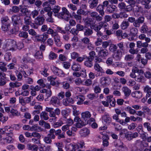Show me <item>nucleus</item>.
<instances>
[{
	"label": "nucleus",
	"mask_w": 151,
	"mask_h": 151,
	"mask_svg": "<svg viewBox=\"0 0 151 151\" xmlns=\"http://www.w3.org/2000/svg\"><path fill=\"white\" fill-rule=\"evenodd\" d=\"M138 29L135 27L131 29L130 32L129 34L128 39L130 41H132L137 38Z\"/></svg>",
	"instance_id": "obj_5"
},
{
	"label": "nucleus",
	"mask_w": 151,
	"mask_h": 151,
	"mask_svg": "<svg viewBox=\"0 0 151 151\" xmlns=\"http://www.w3.org/2000/svg\"><path fill=\"white\" fill-rule=\"evenodd\" d=\"M48 35L45 33L43 35H36L34 37L35 42H44L48 38Z\"/></svg>",
	"instance_id": "obj_6"
},
{
	"label": "nucleus",
	"mask_w": 151,
	"mask_h": 151,
	"mask_svg": "<svg viewBox=\"0 0 151 151\" xmlns=\"http://www.w3.org/2000/svg\"><path fill=\"white\" fill-rule=\"evenodd\" d=\"M34 109L35 110H34L32 112L33 115H35L36 114H39L40 113V111L42 109V106L35 105L34 106Z\"/></svg>",
	"instance_id": "obj_22"
},
{
	"label": "nucleus",
	"mask_w": 151,
	"mask_h": 151,
	"mask_svg": "<svg viewBox=\"0 0 151 151\" xmlns=\"http://www.w3.org/2000/svg\"><path fill=\"white\" fill-rule=\"evenodd\" d=\"M122 90L126 97H128L131 93V90L127 86L123 87Z\"/></svg>",
	"instance_id": "obj_19"
},
{
	"label": "nucleus",
	"mask_w": 151,
	"mask_h": 151,
	"mask_svg": "<svg viewBox=\"0 0 151 151\" xmlns=\"http://www.w3.org/2000/svg\"><path fill=\"white\" fill-rule=\"evenodd\" d=\"M63 85V88L65 89H68L70 87V84L67 81H64L61 83Z\"/></svg>",
	"instance_id": "obj_64"
},
{
	"label": "nucleus",
	"mask_w": 151,
	"mask_h": 151,
	"mask_svg": "<svg viewBox=\"0 0 151 151\" xmlns=\"http://www.w3.org/2000/svg\"><path fill=\"white\" fill-rule=\"evenodd\" d=\"M55 146L52 149L51 151H63L61 143L58 142L55 143Z\"/></svg>",
	"instance_id": "obj_18"
},
{
	"label": "nucleus",
	"mask_w": 151,
	"mask_h": 151,
	"mask_svg": "<svg viewBox=\"0 0 151 151\" xmlns=\"http://www.w3.org/2000/svg\"><path fill=\"white\" fill-rule=\"evenodd\" d=\"M40 117L41 119L45 120H47L49 118L48 113L45 111H42L40 113Z\"/></svg>",
	"instance_id": "obj_34"
},
{
	"label": "nucleus",
	"mask_w": 151,
	"mask_h": 151,
	"mask_svg": "<svg viewBox=\"0 0 151 151\" xmlns=\"http://www.w3.org/2000/svg\"><path fill=\"white\" fill-rule=\"evenodd\" d=\"M144 127L147 129L148 131H151V127L150 126V124L148 122H145L143 124Z\"/></svg>",
	"instance_id": "obj_59"
},
{
	"label": "nucleus",
	"mask_w": 151,
	"mask_h": 151,
	"mask_svg": "<svg viewBox=\"0 0 151 151\" xmlns=\"http://www.w3.org/2000/svg\"><path fill=\"white\" fill-rule=\"evenodd\" d=\"M18 35L20 37L24 39H27L28 37V33L25 31H19Z\"/></svg>",
	"instance_id": "obj_33"
},
{
	"label": "nucleus",
	"mask_w": 151,
	"mask_h": 151,
	"mask_svg": "<svg viewBox=\"0 0 151 151\" xmlns=\"http://www.w3.org/2000/svg\"><path fill=\"white\" fill-rule=\"evenodd\" d=\"M125 110L129 112L130 114L134 115L136 113L137 111L132 109L131 107L128 106L125 108Z\"/></svg>",
	"instance_id": "obj_37"
},
{
	"label": "nucleus",
	"mask_w": 151,
	"mask_h": 151,
	"mask_svg": "<svg viewBox=\"0 0 151 151\" xmlns=\"http://www.w3.org/2000/svg\"><path fill=\"white\" fill-rule=\"evenodd\" d=\"M50 101L52 104L56 106L60 104L59 99L57 97L55 96H52L51 98Z\"/></svg>",
	"instance_id": "obj_17"
},
{
	"label": "nucleus",
	"mask_w": 151,
	"mask_h": 151,
	"mask_svg": "<svg viewBox=\"0 0 151 151\" xmlns=\"http://www.w3.org/2000/svg\"><path fill=\"white\" fill-rule=\"evenodd\" d=\"M20 14L17 15H14L11 17L13 25L19 26L21 23V18Z\"/></svg>",
	"instance_id": "obj_9"
},
{
	"label": "nucleus",
	"mask_w": 151,
	"mask_h": 151,
	"mask_svg": "<svg viewBox=\"0 0 151 151\" xmlns=\"http://www.w3.org/2000/svg\"><path fill=\"white\" fill-rule=\"evenodd\" d=\"M19 9V11L21 13V15L23 16H27L30 12V10L25 6H20Z\"/></svg>",
	"instance_id": "obj_12"
},
{
	"label": "nucleus",
	"mask_w": 151,
	"mask_h": 151,
	"mask_svg": "<svg viewBox=\"0 0 151 151\" xmlns=\"http://www.w3.org/2000/svg\"><path fill=\"white\" fill-rule=\"evenodd\" d=\"M27 146L29 150L32 151H37L38 149V146L36 145L29 143L27 145Z\"/></svg>",
	"instance_id": "obj_24"
},
{
	"label": "nucleus",
	"mask_w": 151,
	"mask_h": 151,
	"mask_svg": "<svg viewBox=\"0 0 151 151\" xmlns=\"http://www.w3.org/2000/svg\"><path fill=\"white\" fill-rule=\"evenodd\" d=\"M47 14L48 15L49 17L46 19V21L47 22H54L53 19L52 17V12H48L47 13Z\"/></svg>",
	"instance_id": "obj_47"
},
{
	"label": "nucleus",
	"mask_w": 151,
	"mask_h": 151,
	"mask_svg": "<svg viewBox=\"0 0 151 151\" xmlns=\"http://www.w3.org/2000/svg\"><path fill=\"white\" fill-rule=\"evenodd\" d=\"M82 118L85 121L88 120L91 116V114L90 112L88 111H86L85 112H83L81 114Z\"/></svg>",
	"instance_id": "obj_23"
},
{
	"label": "nucleus",
	"mask_w": 151,
	"mask_h": 151,
	"mask_svg": "<svg viewBox=\"0 0 151 151\" xmlns=\"http://www.w3.org/2000/svg\"><path fill=\"white\" fill-rule=\"evenodd\" d=\"M139 38L141 40H145V41L147 42H150L151 41L150 39L149 38L146 37V35L144 34L140 35L139 36Z\"/></svg>",
	"instance_id": "obj_42"
},
{
	"label": "nucleus",
	"mask_w": 151,
	"mask_h": 151,
	"mask_svg": "<svg viewBox=\"0 0 151 151\" xmlns=\"http://www.w3.org/2000/svg\"><path fill=\"white\" fill-rule=\"evenodd\" d=\"M60 9V6L58 5H55L52 9V12H53L55 14H59L58 13Z\"/></svg>",
	"instance_id": "obj_57"
},
{
	"label": "nucleus",
	"mask_w": 151,
	"mask_h": 151,
	"mask_svg": "<svg viewBox=\"0 0 151 151\" xmlns=\"http://www.w3.org/2000/svg\"><path fill=\"white\" fill-rule=\"evenodd\" d=\"M85 22L87 24H90L91 25H93L95 24V22L91 18H88L85 19Z\"/></svg>",
	"instance_id": "obj_58"
},
{
	"label": "nucleus",
	"mask_w": 151,
	"mask_h": 151,
	"mask_svg": "<svg viewBox=\"0 0 151 151\" xmlns=\"http://www.w3.org/2000/svg\"><path fill=\"white\" fill-rule=\"evenodd\" d=\"M12 57L10 52H7L4 55V59L6 61H9L12 59Z\"/></svg>",
	"instance_id": "obj_52"
},
{
	"label": "nucleus",
	"mask_w": 151,
	"mask_h": 151,
	"mask_svg": "<svg viewBox=\"0 0 151 151\" xmlns=\"http://www.w3.org/2000/svg\"><path fill=\"white\" fill-rule=\"evenodd\" d=\"M62 12L57 14H55L54 16L58 18L63 19L66 21H68L70 17H71V14L65 7L62 8Z\"/></svg>",
	"instance_id": "obj_2"
},
{
	"label": "nucleus",
	"mask_w": 151,
	"mask_h": 151,
	"mask_svg": "<svg viewBox=\"0 0 151 151\" xmlns=\"http://www.w3.org/2000/svg\"><path fill=\"white\" fill-rule=\"evenodd\" d=\"M94 68L95 70L96 71L95 74V76L96 77H98L102 76L103 73H104L102 67H101L99 64L96 63H95L94 65Z\"/></svg>",
	"instance_id": "obj_7"
},
{
	"label": "nucleus",
	"mask_w": 151,
	"mask_h": 151,
	"mask_svg": "<svg viewBox=\"0 0 151 151\" xmlns=\"http://www.w3.org/2000/svg\"><path fill=\"white\" fill-rule=\"evenodd\" d=\"M117 46L118 47L119 49L117 50H119L121 52H123L125 51V47H124L123 43L121 42L117 44Z\"/></svg>",
	"instance_id": "obj_53"
},
{
	"label": "nucleus",
	"mask_w": 151,
	"mask_h": 151,
	"mask_svg": "<svg viewBox=\"0 0 151 151\" xmlns=\"http://www.w3.org/2000/svg\"><path fill=\"white\" fill-rule=\"evenodd\" d=\"M6 78L1 77L0 78V86H3L6 84Z\"/></svg>",
	"instance_id": "obj_62"
},
{
	"label": "nucleus",
	"mask_w": 151,
	"mask_h": 151,
	"mask_svg": "<svg viewBox=\"0 0 151 151\" xmlns=\"http://www.w3.org/2000/svg\"><path fill=\"white\" fill-rule=\"evenodd\" d=\"M89 56H87L86 55V58H88L90 60H93L95 57H96V53L94 51H92L89 53Z\"/></svg>",
	"instance_id": "obj_38"
},
{
	"label": "nucleus",
	"mask_w": 151,
	"mask_h": 151,
	"mask_svg": "<svg viewBox=\"0 0 151 151\" xmlns=\"http://www.w3.org/2000/svg\"><path fill=\"white\" fill-rule=\"evenodd\" d=\"M86 26L82 25L81 24H77L76 26V28L79 32V31H83Z\"/></svg>",
	"instance_id": "obj_60"
},
{
	"label": "nucleus",
	"mask_w": 151,
	"mask_h": 151,
	"mask_svg": "<svg viewBox=\"0 0 151 151\" xmlns=\"http://www.w3.org/2000/svg\"><path fill=\"white\" fill-rule=\"evenodd\" d=\"M30 129L32 131H35L38 132H40L42 131V128L40 127L37 126V125H34L32 126L30 128Z\"/></svg>",
	"instance_id": "obj_44"
},
{
	"label": "nucleus",
	"mask_w": 151,
	"mask_h": 151,
	"mask_svg": "<svg viewBox=\"0 0 151 151\" xmlns=\"http://www.w3.org/2000/svg\"><path fill=\"white\" fill-rule=\"evenodd\" d=\"M122 31L121 29H118L116 31L115 35L116 36L117 39L119 40H122Z\"/></svg>",
	"instance_id": "obj_50"
},
{
	"label": "nucleus",
	"mask_w": 151,
	"mask_h": 151,
	"mask_svg": "<svg viewBox=\"0 0 151 151\" xmlns=\"http://www.w3.org/2000/svg\"><path fill=\"white\" fill-rule=\"evenodd\" d=\"M52 138L47 135L43 138V141L45 142L47 144H51L52 143Z\"/></svg>",
	"instance_id": "obj_49"
},
{
	"label": "nucleus",
	"mask_w": 151,
	"mask_h": 151,
	"mask_svg": "<svg viewBox=\"0 0 151 151\" xmlns=\"http://www.w3.org/2000/svg\"><path fill=\"white\" fill-rule=\"evenodd\" d=\"M5 129H0V137H1V135L5 134L7 137L5 138H2L0 139V142L3 144L6 143H10L13 142V139L12 137L13 136L12 132H6Z\"/></svg>",
	"instance_id": "obj_1"
},
{
	"label": "nucleus",
	"mask_w": 151,
	"mask_h": 151,
	"mask_svg": "<svg viewBox=\"0 0 151 151\" xmlns=\"http://www.w3.org/2000/svg\"><path fill=\"white\" fill-rule=\"evenodd\" d=\"M143 90L144 92L146 93V99L147 98L151 97V87L147 85L144 87Z\"/></svg>",
	"instance_id": "obj_16"
},
{
	"label": "nucleus",
	"mask_w": 151,
	"mask_h": 151,
	"mask_svg": "<svg viewBox=\"0 0 151 151\" xmlns=\"http://www.w3.org/2000/svg\"><path fill=\"white\" fill-rule=\"evenodd\" d=\"M85 144L83 140H80L79 142H78V145H76V147L77 148H78L79 147L82 148L84 146Z\"/></svg>",
	"instance_id": "obj_63"
},
{
	"label": "nucleus",
	"mask_w": 151,
	"mask_h": 151,
	"mask_svg": "<svg viewBox=\"0 0 151 151\" xmlns=\"http://www.w3.org/2000/svg\"><path fill=\"white\" fill-rule=\"evenodd\" d=\"M129 26V23L127 21H123L120 25V27L122 29H127Z\"/></svg>",
	"instance_id": "obj_32"
},
{
	"label": "nucleus",
	"mask_w": 151,
	"mask_h": 151,
	"mask_svg": "<svg viewBox=\"0 0 151 151\" xmlns=\"http://www.w3.org/2000/svg\"><path fill=\"white\" fill-rule=\"evenodd\" d=\"M134 56L132 54L126 55L124 57V60L127 61H131L134 59Z\"/></svg>",
	"instance_id": "obj_45"
},
{
	"label": "nucleus",
	"mask_w": 151,
	"mask_h": 151,
	"mask_svg": "<svg viewBox=\"0 0 151 151\" xmlns=\"http://www.w3.org/2000/svg\"><path fill=\"white\" fill-rule=\"evenodd\" d=\"M69 148L68 149L70 151H82L81 150H79L76 147V145H73L72 144H70L68 145Z\"/></svg>",
	"instance_id": "obj_35"
},
{
	"label": "nucleus",
	"mask_w": 151,
	"mask_h": 151,
	"mask_svg": "<svg viewBox=\"0 0 151 151\" xmlns=\"http://www.w3.org/2000/svg\"><path fill=\"white\" fill-rule=\"evenodd\" d=\"M45 20V19L43 17L39 16L35 19V22L39 25H41L43 24Z\"/></svg>",
	"instance_id": "obj_20"
},
{
	"label": "nucleus",
	"mask_w": 151,
	"mask_h": 151,
	"mask_svg": "<svg viewBox=\"0 0 151 151\" xmlns=\"http://www.w3.org/2000/svg\"><path fill=\"white\" fill-rule=\"evenodd\" d=\"M139 135L137 132L134 133L131 132H128L125 134V136L126 139L129 141L132 140L133 138H135Z\"/></svg>",
	"instance_id": "obj_8"
},
{
	"label": "nucleus",
	"mask_w": 151,
	"mask_h": 151,
	"mask_svg": "<svg viewBox=\"0 0 151 151\" xmlns=\"http://www.w3.org/2000/svg\"><path fill=\"white\" fill-rule=\"evenodd\" d=\"M83 31L84 36L87 37L91 36L93 33L91 27L89 28L86 26Z\"/></svg>",
	"instance_id": "obj_11"
},
{
	"label": "nucleus",
	"mask_w": 151,
	"mask_h": 151,
	"mask_svg": "<svg viewBox=\"0 0 151 151\" xmlns=\"http://www.w3.org/2000/svg\"><path fill=\"white\" fill-rule=\"evenodd\" d=\"M51 69L52 72L55 74L60 77L64 76V74L63 71L56 67L52 66L51 67Z\"/></svg>",
	"instance_id": "obj_10"
},
{
	"label": "nucleus",
	"mask_w": 151,
	"mask_h": 151,
	"mask_svg": "<svg viewBox=\"0 0 151 151\" xmlns=\"http://www.w3.org/2000/svg\"><path fill=\"white\" fill-rule=\"evenodd\" d=\"M133 5V11L136 12H139L140 11V9L141 8V7L139 6L138 5Z\"/></svg>",
	"instance_id": "obj_61"
},
{
	"label": "nucleus",
	"mask_w": 151,
	"mask_h": 151,
	"mask_svg": "<svg viewBox=\"0 0 151 151\" xmlns=\"http://www.w3.org/2000/svg\"><path fill=\"white\" fill-rule=\"evenodd\" d=\"M84 63V65L88 68H91L93 66V60L88 58H86Z\"/></svg>",
	"instance_id": "obj_28"
},
{
	"label": "nucleus",
	"mask_w": 151,
	"mask_h": 151,
	"mask_svg": "<svg viewBox=\"0 0 151 151\" xmlns=\"http://www.w3.org/2000/svg\"><path fill=\"white\" fill-rule=\"evenodd\" d=\"M8 44L10 50L14 49L16 46V42L13 40H10L8 42Z\"/></svg>",
	"instance_id": "obj_26"
},
{
	"label": "nucleus",
	"mask_w": 151,
	"mask_h": 151,
	"mask_svg": "<svg viewBox=\"0 0 151 151\" xmlns=\"http://www.w3.org/2000/svg\"><path fill=\"white\" fill-rule=\"evenodd\" d=\"M89 130L86 128L81 129L80 131V134L81 137H85L90 134Z\"/></svg>",
	"instance_id": "obj_15"
},
{
	"label": "nucleus",
	"mask_w": 151,
	"mask_h": 151,
	"mask_svg": "<svg viewBox=\"0 0 151 151\" xmlns=\"http://www.w3.org/2000/svg\"><path fill=\"white\" fill-rule=\"evenodd\" d=\"M78 101L77 104L78 105L82 104H83V101L85 99V98L83 96L80 95L77 96Z\"/></svg>",
	"instance_id": "obj_41"
},
{
	"label": "nucleus",
	"mask_w": 151,
	"mask_h": 151,
	"mask_svg": "<svg viewBox=\"0 0 151 151\" xmlns=\"http://www.w3.org/2000/svg\"><path fill=\"white\" fill-rule=\"evenodd\" d=\"M109 5V2L108 1H104L102 4H99L96 8V10L99 13L100 15L104 16V9L105 7H107Z\"/></svg>",
	"instance_id": "obj_4"
},
{
	"label": "nucleus",
	"mask_w": 151,
	"mask_h": 151,
	"mask_svg": "<svg viewBox=\"0 0 151 151\" xmlns=\"http://www.w3.org/2000/svg\"><path fill=\"white\" fill-rule=\"evenodd\" d=\"M108 55V51L105 49L101 50L98 52V55L103 59L105 58Z\"/></svg>",
	"instance_id": "obj_14"
},
{
	"label": "nucleus",
	"mask_w": 151,
	"mask_h": 151,
	"mask_svg": "<svg viewBox=\"0 0 151 151\" xmlns=\"http://www.w3.org/2000/svg\"><path fill=\"white\" fill-rule=\"evenodd\" d=\"M122 142L119 140H115L114 142V145L116 147H119L121 148L123 147Z\"/></svg>",
	"instance_id": "obj_48"
},
{
	"label": "nucleus",
	"mask_w": 151,
	"mask_h": 151,
	"mask_svg": "<svg viewBox=\"0 0 151 151\" xmlns=\"http://www.w3.org/2000/svg\"><path fill=\"white\" fill-rule=\"evenodd\" d=\"M58 57V55L52 52H50L49 55V58L50 60H53L56 59Z\"/></svg>",
	"instance_id": "obj_51"
},
{
	"label": "nucleus",
	"mask_w": 151,
	"mask_h": 151,
	"mask_svg": "<svg viewBox=\"0 0 151 151\" xmlns=\"http://www.w3.org/2000/svg\"><path fill=\"white\" fill-rule=\"evenodd\" d=\"M91 27L92 29H93L96 32L100 30L101 28L99 23L98 25H92Z\"/></svg>",
	"instance_id": "obj_56"
},
{
	"label": "nucleus",
	"mask_w": 151,
	"mask_h": 151,
	"mask_svg": "<svg viewBox=\"0 0 151 151\" xmlns=\"http://www.w3.org/2000/svg\"><path fill=\"white\" fill-rule=\"evenodd\" d=\"M86 124V123L82 121H80V122L76 123L74 125L76 127L78 128H82Z\"/></svg>",
	"instance_id": "obj_39"
},
{
	"label": "nucleus",
	"mask_w": 151,
	"mask_h": 151,
	"mask_svg": "<svg viewBox=\"0 0 151 151\" xmlns=\"http://www.w3.org/2000/svg\"><path fill=\"white\" fill-rule=\"evenodd\" d=\"M71 68L73 71H78L81 69V65L78 63H74L72 65Z\"/></svg>",
	"instance_id": "obj_27"
},
{
	"label": "nucleus",
	"mask_w": 151,
	"mask_h": 151,
	"mask_svg": "<svg viewBox=\"0 0 151 151\" xmlns=\"http://www.w3.org/2000/svg\"><path fill=\"white\" fill-rule=\"evenodd\" d=\"M141 32L143 33H146L149 32L147 26L144 24L141 28Z\"/></svg>",
	"instance_id": "obj_43"
},
{
	"label": "nucleus",
	"mask_w": 151,
	"mask_h": 151,
	"mask_svg": "<svg viewBox=\"0 0 151 151\" xmlns=\"http://www.w3.org/2000/svg\"><path fill=\"white\" fill-rule=\"evenodd\" d=\"M116 8V6L113 4H109L106 8L107 11L110 13H113Z\"/></svg>",
	"instance_id": "obj_25"
},
{
	"label": "nucleus",
	"mask_w": 151,
	"mask_h": 151,
	"mask_svg": "<svg viewBox=\"0 0 151 151\" xmlns=\"http://www.w3.org/2000/svg\"><path fill=\"white\" fill-rule=\"evenodd\" d=\"M70 112V109L66 108L65 109L62 110L61 113L63 117L65 118H66V117L68 115Z\"/></svg>",
	"instance_id": "obj_36"
},
{
	"label": "nucleus",
	"mask_w": 151,
	"mask_h": 151,
	"mask_svg": "<svg viewBox=\"0 0 151 151\" xmlns=\"http://www.w3.org/2000/svg\"><path fill=\"white\" fill-rule=\"evenodd\" d=\"M25 24L27 25H29L31 23V18L30 17L26 16L24 19Z\"/></svg>",
	"instance_id": "obj_55"
},
{
	"label": "nucleus",
	"mask_w": 151,
	"mask_h": 151,
	"mask_svg": "<svg viewBox=\"0 0 151 151\" xmlns=\"http://www.w3.org/2000/svg\"><path fill=\"white\" fill-rule=\"evenodd\" d=\"M13 28L10 30V32L12 34L16 35L19 31V26L13 25Z\"/></svg>",
	"instance_id": "obj_30"
},
{
	"label": "nucleus",
	"mask_w": 151,
	"mask_h": 151,
	"mask_svg": "<svg viewBox=\"0 0 151 151\" xmlns=\"http://www.w3.org/2000/svg\"><path fill=\"white\" fill-rule=\"evenodd\" d=\"M122 52L119 50H117L114 52L113 55V58L116 60L119 61L121 58Z\"/></svg>",
	"instance_id": "obj_13"
},
{
	"label": "nucleus",
	"mask_w": 151,
	"mask_h": 151,
	"mask_svg": "<svg viewBox=\"0 0 151 151\" xmlns=\"http://www.w3.org/2000/svg\"><path fill=\"white\" fill-rule=\"evenodd\" d=\"M35 58L39 59L42 58V53L41 50L37 51L34 55Z\"/></svg>",
	"instance_id": "obj_46"
},
{
	"label": "nucleus",
	"mask_w": 151,
	"mask_h": 151,
	"mask_svg": "<svg viewBox=\"0 0 151 151\" xmlns=\"http://www.w3.org/2000/svg\"><path fill=\"white\" fill-rule=\"evenodd\" d=\"M118 6L120 10L122 11L123 10L124 11L126 5L124 2H121L118 4Z\"/></svg>",
	"instance_id": "obj_54"
},
{
	"label": "nucleus",
	"mask_w": 151,
	"mask_h": 151,
	"mask_svg": "<svg viewBox=\"0 0 151 151\" xmlns=\"http://www.w3.org/2000/svg\"><path fill=\"white\" fill-rule=\"evenodd\" d=\"M102 119L107 124H109L111 122V119L110 117L108 114L102 117Z\"/></svg>",
	"instance_id": "obj_31"
},
{
	"label": "nucleus",
	"mask_w": 151,
	"mask_h": 151,
	"mask_svg": "<svg viewBox=\"0 0 151 151\" xmlns=\"http://www.w3.org/2000/svg\"><path fill=\"white\" fill-rule=\"evenodd\" d=\"M55 132L54 129H50L49 133L47 135L48 137H51L52 139H54L55 137Z\"/></svg>",
	"instance_id": "obj_40"
},
{
	"label": "nucleus",
	"mask_w": 151,
	"mask_h": 151,
	"mask_svg": "<svg viewBox=\"0 0 151 151\" xmlns=\"http://www.w3.org/2000/svg\"><path fill=\"white\" fill-rule=\"evenodd\" d=\"M2 24L6 25L8 26H10V21L7 16L4 17L1 19Z\"/></svg>",
	"instance_id": "obj_21"
},
{
	"label": "nucleus",
	"mask_w": 151,
	"mask_h": 151,
	"mask_svg": "<svg viewBox=\"0 0 151 151\" xmlns=\"http://www.w3.org/2000/svg\"><path fill=\"white\" fill-rule=\"evenodd\" d=\"M46 33L48 34L51 35L52 37H54V41L58 46H60V44L58 43L60 42V37L57 32H54L52 29L49 28Z\"/></svg>",
	"instance_id": "obj_3"
},
{
	"label": "nucleus",
	"mask_w": 151,
	"mask_h": 151,
	"mask_svg": "<svg viewBox=\"0 0 151 151\" xmlns=\"http://www.w3.org/2000/svg\"><path fill=\"white\" fill-rule=\"evenodd\" d=\"M98 0H89L88 2L90 4V7L93 9L96 7L98 4Z\"/></svg>",
	"instance_id": "obj_29"
}]
</instances>
